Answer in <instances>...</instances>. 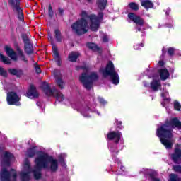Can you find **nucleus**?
<instances>
[{"mask_svg":"<svg viewBox=\"0 0 181 181\" xmlns=\"http://www.w3.org/2000/svg\"><path fill=\"white\" fill-rule=\"evenodd\" d=\"M101 36H102L103 41L105 43H107V42H108V36L107 35H103H103Z\"/></svg>","mask_w":181,"mask_h":181,"instance_id":"41","label":"nucleus"},{"mask_svg":"<svg viewBox=\"0 0 181 181\" xmlns=\"http://www.w3.org/2000/svg\"><path fill=\"white\" fill-rule=\"evenodd\" d=\"M83 70H86V72L82 73L79 76V81L83 84V87L87 90H90L93 87V82L95 81L98 78V75L95 72L88 73V66H82Z\"/></svg>","mask_w":181,"mask_h":181,"instance_id":"5","label":"nucleus"},{"mask_svg":"<svg viewBox=\"0 0 181 181\" xmlns=\"http://www.w3.org/2000/svg\"><path fill=\"white\" fill-rule=\"evenodd\" d=\"M141 47H144V44H141L140 45H136L134 46L135 50H139L141 49Z\"/></svg>","mask_w":181,"mask_h":181,"instance_id":"43","label":"nucleus"},{"mask_svg":"<svg viewBox=\"0 0 181 181\" xmlns=\"http://www.w3.org/2000/svg\"><path fill=\"white\" fill-rule=\"evenodd\" d=\"M165 88H166L165 86H163V91L161 93V97L163 98L164 101H167V103H170V99L169 98H167L168 95H169V93H168Z\"/></svg>","mask_w":181,"mask_h":181,"instance_id":"22","label":"nucleus"},{"mask_svg":"<svg viewBox=\"0 0 181 181\" xmlns=\"http://www.w3.org/2000/svg\"><path fill=\"white\" fill-rule=\"evenodd\" d=\"M163 107H165V102H163L162 103Z\"/></svg>","mask_w":181,"mask_h":181,"instance_id":"51","label":"nucleus"},{"mask_svg":"<svg viewBox=\"0 0 181 181\" xmlns=\"http://www.w3.org/2000/svg\"><path fill=\"white\" fill-rule=\"evenodd\" d=\"M53 54L55 61L58 63V64H60V56L59 55V50H57V47H53Z\"/></svg>","mask_w":181,"mask_h":181,"instance_id":"23","label":"nucleus"},{"mask_svg":"<svg viewBox=\"0 0 181 181\" xmlns=\"http://www.w3.org/2000/svg\"><path fill=\"white\" fill-rule=\"evenodd\" d=\"M158 64H159V66H163V64H164L163 61H162V60L159 61Z\"/></svg>","mask_w":181,"mask_h":181,"instance_id":"49","label":"nucleus"},{"mask_svg":"<svg viewBox=\"0 0 181 181\" xmlns=\"http://www.w3.org/2000/svg\"><path fill=\"white\" fill-rule=\"evenodd\" d=\"M170 85V84H168V86L169 87Z\"/></svg>","mask_w":181,"mask_h":181,"instance_id":"57","label":"nucleus"},{"mask_svg":"<svg viewBox=\"0 0 181 181\" xmlns=\"http://www.w3.org/2000/svg\"><path fill=\"white\" fill-rule=\"evenodd\" d=\"M21 97L15 92H10L7 94V103L8 105H21Z\"/></svg>","mask_w":181,"mask_h":181,"instance_id":"7","label":"nucleus"},{"mask_svg":"<svg viewBox=\"0 0 181 181\" xmlns=\"http://www.w3.org/2000/svg\"><path fill=\"white\" fill-rule=\"evenodd\" d=\"M168 181H181V178H179L176 174H170Z\"/></svg>","mask_w":181,"mask_h":181,"instance_id":"31","label":"nucleus"},{"mask_svg":"<svg viewBox=\"0 0 181 181\" xmlns=\"http://www.w3.org/2000/svg\"><path fill=\"white\" fill-rule=\"evenodd\" d=\"M8 72L10 74L13 76H16L17 77H21V76H23V71L21 69H8Z\"/></svg>","mask_w":181,"mask_h":181,"instance_id":"17","label":"nucleus"},{"mask_svg":"<svg viewBox=\"0 0 181 181\" xmlns=\"http://www.w3.org/2000/svg\"><path fill=\"white\" fill-rule=\"evenodd\" d=\"M144 86L148 87V84H146L145 82H144Z\"/></svg>","mask_w":181,"mask_h":181,"instance_id":"52","label":"nucleus"},{"mask_svg":"<svg viewBox=\"0 0 181 181\" xmlns=\"http://www.w3.org/2000/svg\"><path fill=\"white\" fill-rule=\"evenodd\" d=\"M174 108L175 110H176L177 111H180V108H181V105L180 103H179V102L177 101H175L174 102Z\"/></svg>","mask_w":181,"mask_h":181,"instance_id":"37","label":"nucleus"},{"mask_svg":"<svg viewBox=\"0 0 181 181\" xmlns=\"http://www.w3.org/2000/svg\"><path fill=\"white\" fill-rule=\"evenodd\" d=\"M88 2H91V0H87Z\"/></svg>","mask_w":181,"mask_h":181,"instance_id":"56","label":"nucleus"},{"mask_svg":"<svg viewBox=\"0 0 181 181\" xmlns=\"http://www.w3.org/2000/svg\"><path fill=\"white\" fill-rule=\"evenodd\" d=\"M56 83L57 86H59V88L63 89L64 88V83L63 82V80L62 78L57 76L56 77Z\"/></svg>","mask_w":181,"mask_h":181,"instance_id":"27","label":"nucleus"},{"mask_svg":"<svg viewBox=\"0 0 181 181\" xmlns=\"http://www.w3.org/2000/svg\"><path fill=\"white\" fill-rule=\"evenodd\" d=\"M100 71L104 77L110 76L112 84H115V86H117V84H119V76H118V74L115 72V70L114 69V64H112V62H109L106 69H100Z\"/></svg>","mask_w":181,"mask_h":181,"instance_id":"6","label":"nucleus"},{"mask_svg":"<svg viewBox=\"0 0 181 181\" xmlns=\"http://www.w3.org/2000/svg\"><path fill=\"white\" fill-rule=\"evenodd\" d=\"M98 101L100 104H103V105L107 103V101H105L103 98H98Z\"/></svg>","mask_w":181,"mask_h":181,"instance_id":"42","label":"nucleus"},{"mask_svg":"<svg viewBox=\"0 0 181 181\" xmlns=\"http://www.w3.org/2000/svg\"><path fill=\"white\" fill-rule=\"evenodd\" d=\"M117 126L118 128H119L120 129H122V122H121V121H117Z\"/></svg>","mask_w":181,"mask_h":181,"instance_id":"44","label":"nucleus"},{"mask_svg":"<svg viewBox=\"0 0 181 181\" xmlns=\"http://www.w3.org/2000/svg\"><path fill=\"white\" fill-rule=\"evenodd\" d=\"M67 156L66 155V153H62L59 156V158L60 159V160H62L64 158H66Z\"/></svg>","mask_w":181,"mask_h":181,"instance_id":"45","label":"nucleus"},{"mask_svg":"<svg viewBox=\"0 0 181 181\" xmlns=\"http://www.w3.org/2000/svg\"><path fill=\"white\" fill-rule=\"evenodd\" d=\"M108 141H114V142H118L119 141V136H109L107 137Z\"/></svg>","mask_w":181,"mask_h":181,"instance_id":"38","label":"nucleus"},{"mask_svg":"<svg viewBox=\"0 0 181 181\" xmlns=\"http://www.w3.org/2000/svg\"><path fill=\"white\" fill-rule=\"evenodd\" d=\"M0 155H3L0 181H17L18 175L16 174V170H11L10 172L8 171V166H11V163L15 161L13 154L8 151H4V148H0Z\"/></svg>","mask_w":181,"mask_h":181,"instance_id":"3","label":"nucleus"},{"mask_svg":"<svg viewBox=\"0 0 181 181\" xmlns=\"http://www.w3.org/2000/svg\"><path fill=\"white\" fill-rule=\"evenodd\" d=\"M98 115H101L100 112H97Z\"/></svg>","mask_w":181,"mask_h":181,"instance_id":"53","label":"nucleus"},{"mask_svg":"<svg viewBox=\"0 0 181 181\" xmlns=\"http://www.w3.org/2000/svg\"><path fill=\"white\" fill-rule=\"evenodd\" d=\"M80 56L78 52H71L68 56V60L69 62H77V58Z\"/></svg>","mask_w":181,"mask_h":181,"instance_id":"19","label":"nucleus"},{"mask_svg":"<svg viewBox=\"0 0 181 181\" xmlns=\"http://www.w3.org/2000/svg\"><path fill=\"white\" fill-rule=\"evenodd\" d=\"M90 112H91V110L90 109H86L84 110L81 112L82 115H83V117H86V118H90Z\"/></svg>","mask_w":181,"mask_h":181,"instance_id":"33","label":"nucleus"},{"mask_svg":"<svg viewBox=\"0 0 181 181\" xmlns=\"http://www.w3.org/2000/svg\"><path fill=\"white\" fill-rule=\"evenodd\" d=\"M35 71L36 73L39 74L41 73L42 70H40V67H39L38 66H35Z\"/></svg>","mask_w":181,"mask_h":181,"instance_id":"46","label":"nucleus"},{"mask_svg":"<svg viewBox=\"0 0 181 181\" xmlns=\"http://www.w3.org/2000/svg\"><path fill=\"white\" fill-rule=\"evenodd\" d=\"M139 32L141 31V28H138Z\"/></svg>","mask_w":181,"mask_h":181,"instance_id":"55","label":"nucleus"},{"mask_svg":"<svg viewBox=\"0 0 181 181\" xmlns=\"http://www.w3.org/2000/svg\"><path fill=\"white\" fill-rule=\"evenodd\" d=\"M62 166H63L64 168H66V163H62Z\"/></svg>","mask_w":181,"mask_h":181,"instance_id":"50","label":"nucleus"},{"mask_svg":"<svg viewBox=\"0 0 181 181\" xmlns=\"http://www.w3.org/2000/svg\"><path fill=\"white\" fill-rule=\"evenodd\" d=\"M169 12H170V8H167L165 11V15H169Z\"/></svg>","mask_w":181,"mask_h":181,"instance_id":"48","label":"nucleus"},{"mask_svg":"<svg viewBox=\"0 0 181 181\" xmlns=\"http://www.w3.org/2000/svg\"><path fill=\"white\" fill-rule=\"evenodd\" d=\"M141 5L145 9H149L151 8H153V3L150 0H140Z\"/></svg>","mask_w":181,"mask_h":181,"instance_id":"16","label":"nucleus"},{"mask_svg":"<svg viewBox=\"0 0 181 181\" xmlns=\"http://www.w3.org/2000/svg\"><path fill=\"white\" fill-rule=\"evenodd\" d=\"M46 161L47 165L49 166V170L51 172H57V169H59V162L56 159H53V157L46 155Z\"/></svg>","mask_w":181,"mask_h":181,"instance_id":"8","label":"nucleus"},{"mask_svg":"<svg viewBox=\"0 0 181 181\" xmlns=\"http://www.w3.org/2000/svg\"><path fill=\"white\" fill-rule=\"evenodd\" d=\"M55 37L57 41L62 42L63 40V37H62V33L59 30H55Z\"/></svg>","mask_w":181,"mask_h":181,"instance_id":"30","label":"nucleus"},{"mask_svg":"<svg viewBox=\"0 0 181 181\" xmlns=\"http://www.w3.org/2000/svg\"><path fill=\"white\" fill-rule=\"evenodd\" d=\"M16 51L19 57H21V59L23 60V62H28L26 60V58L25 57V54H23V52L21 50V48L19 47H16Z\"/></svg>","mask_w":181,"mask_h":181,"instance_id":"26","label":"nucleus"},{"mask_svg":"<svg viewBox=\"0 0 181 181\" xmlns=\"http://www.w3.org/2000/svg\"><path fill=\"white\" fill-rule=\"evenodd\" d=\"M177 128L181 129V122L177 118H173L165 124L157 129V136H172L173 133L172 129Z\"/></svg>","mask_w":181,"mask_h":181,"instance_id":"4","label":"nucleus"},{"mask_svg":"<svg viewBox=\"0 0 181 181\" xmlns=\"http://www.w3.org/2000/svg\"><path fill=\"white\" fill-rule=\"evenodd\" d=\"M96 5L100 11H103L107 6V0H97Z\"/></svg>","mask_w":181,"mask_h":181,"instance_id":"20","label":"nucleus"},{"mask_svg":"<svg viewBox=\"0 0 181 181\" xmlns=\"http://www.w3.org/2000/svg\"><path fill=\"white\" fill-rule=\"evenodd\" d=\"M63 12H64V11L63 9H62V8H59V15H62Z\"/></svg>","mask_w":181,"mask_h":181,"instance_id":"47","label":"nucleus"},{"mask_svg":"<svg viewBox=\"0 0 181 181\" xmlns=\"http://www.w3.org/2000/svg\"><path fill=\"white\" fill-rule=\"evenodd\" d=\"M48 15L49 18H53V15H54L53 11V6H52V5L48 6Z\"/></svg>","mask_w":181,"mask_h":181,"instance_id":"35","label":"nucleus"},{"mask_svg":"<svg viewBox=\"0 0 181 181\" xmlns=\"http://www.w3.org/2000/svg\"><path fill=\"white\" fill-rule=\"evenodd\" d=\"M81 19L76 21L71 25V29L74 33L76 35H84L88 32V29H90L92 32H97L100 28V23L103 18H104V14L103 13H99L98 16L91 14L88 16L86 11H82L80 13ZM87 19L90 21V27L88 26V23Z\"/></svg>","mask_w":181,"mask_h":181,"instance_id":"2","label":"nucleus"},{"mask_svg":"<svg viewBox=\"0 0 181 181\" xmlns=\"http://www.w3.org/2000/svg\"><path fill=\"white\" fill-rule=\"evenodd\" d=\"M160 86V81L159 80L156 81L153 79V81L151 83V87L152 90H154V91L158 90Z\"/></svg>","mask_w":181,"mask_h":181,"instance_id":"21","label":"nucleus"},{"mask_svg":"<svg viewBox=\"0 0 181 181\" xmlns=\"http://www.w3.org/2000/svg\"><path fill=\"white\" fill-rule=\"evenodd\" d=\"M129 8L132 11H138V9H139V5L135 2H132L129 4Z\"/></svg>","mask_w":181,"mask_h":181,"instance_id":"29","label":"nucleus"},{"mask_svg":"<svg viewBox=\"0 0 181 181\" xmlns=\"http://www.w3.org/2000/svg\"><path fill=\"white\" fill-rule=\"evenodd\" d=\"M25 96L30 99L37 98L39 97V92H37V90H36V88L34 86H30Z\"/></svg>","mask_w":181,"mask_h":181,"instance_id":"13","label":"nucleus"},{"mask_svg":"<svg viewBox=\"0 0 181 181\" xmlns=\"http://www.w3.org/2000/svg\"><path fill=\"white\" fill-rule=\"evenodd\" d=\"M0 76H2L3 77H7L8 76V72L4 69V68L0 66Z\"/></svg>","mask_w":181,"mask_h":181,"instance_id":"36","label":"nucleus"},{"mask_svg":"<svg viewBox=\"0 0 181 181\" xmlns=\"http://www.w3.org/2000/svg\"><path fill=\"white\" fill-rule=\"evenodd\" d=\"M46 94L49 97H56L58 101H62L64 100L63 94L62 93L56 89L51 90L48 85L46 86Z\"/></svg>","mask_w":181,"mask_h":181,"instance_id":"9","label":"nucleus"},{"mask_svg":"<svg viewBox=\"0 0 181 181\" xmlns=\"http://www.w3.org/2000/svg\"><path fill=\"white\" fill-rule=\"evenodd\" d=\"M160 142L165 146L167 149H170L172 148V145H173V140L170 136H163L160 137Z\"/></svg>","mask_w":181,"mask_h":181,"instance_id":"15","label":"nucleus"},{"mask_svg":"<svg viewBox=\"0 0 181 181\" xmlns=\"http://www.w3.org/2000/svg\"><path fill=\"white\" fill-rule=\"evenodd\" d=\"M27 156L32 158L37 155L35 159L36 166L35 169L32 170L30 168V163L28 158H25L22 165V170L20 173V179L21 181L30 180V173H33L35 179H40V170L42 168H46V153L37 151V147H33L30 148L26 153Z\"/></svg>","mask_w":181,"mask_h":181,"instance_id":"1","label":"nucleus"},{"mask_svg":"<svg viewBox=\"0 0 181 181\" xmlns=\"http://www.w3.org/2000/svg\"><path fill=\"white\" fill-rule=\"evenodd\" d=\"M122 134L119 132H111L107 134V136H121Z\"/></svg>","mask_w":181,"mask_h":181,"instance_id":"34","label":"nucleus"},{"mask_svg":"<svg viewBox=\"0 0 181 181\" xmlns=\"http://www.w3.org/2000/svg\"><path fill=\"white\" fill-rule=\"evenodd\" d=\"M172 159L175 163H181L180 145L177 144L176 146L175 153L172 155Z\"/></svg>","mask_w":181,"mask_h":181,"instance_id":"12","label":"nucleus"},{"mask_svg":"<svg viewBox=\"0 0 181 181\" xmlns=\"http://www.w3.org/2000/svg\"><path fill=\"white\" fill-rule=\"evenodd\" d=\"M87 47L91 50H93L94 52H100V48L98 47L97 45L93 42L88 43Z\"/></svg>","mask_w":181,"mask_h":181,"instance_id":"25","label":"nucleus"},{"mask_svg":"<svg viewBox=\"0 0 181 181\" xmlns=\"http://www.w3.org/2000/svg\"><path fill=\"white\" fill-rule=\"evenodd\" d=\"M175 52H176V50L174 49V48L173 47H170L168 49V54L170 55V56H173V53H175Z\"/></svg>","mask_w":181,"mask_h":181,"instance_id":"40","label":"nucleus"},{"mask_svg":"<svg viewBox=\"0 0 181 181\" xmlns=\"http://www.w3.org/2000/svg\"><path fill=\"white\" fill-rule=\"evenodd\" d=\"M5 52L7 56H8V57H10L11 60H14V62H16V60H18V56L16 55V52L13 51V49H12L11 46L6 45L5 47Z\"/></svg>","mask_w":181,"mask_h":181,"instance_id":"14","label":"nucleus"},{"mask_svg":"<svg viewBox=\"0 0 181 181\" xmlns=\"http://www.w3.org/2000/svg\"><path fill=\"white\" fill-rule=\"evenodd\" d=\"M22 39L25 44L30 42V40H29V33L28 34H23Z\"/></svg>","mask_w":181,"mask_h":181,"instance_id":"32","label":"nucleus"},{"mask_svg":"<svg viewBox=\"0 0 181 181\" xmlns=\"http://www.w3.org/2000/svg\"><path fill=\"white\" fill-rule=\"evenodd\" d=\"M173 169H174L175 172H179L180 173H181V166L180 165L173 166Z\"/></svg>","mask_w":181,"mask_h":181,"instance_id":"39","label":"nucleus"},{"mask_svg":"<svg viewBox=\"0 0 181 181\" xmlns=\"http://www.w3.org/2000/svg\"><path fill=\"white\" fill-rule=\"evenodd\" d=\"M0 60L3 62L4 64H11V59L1 54H0Z\"/></svg>","mask_w":181,"mask_h":181,"instance_id":"28","label":"nucleus"},{"mask_svg":"<svg viewBox=\"0 0 181 181\" xmlns=\"http://www.w3.org/2000/svg\"><path fill=\"white\" fill-rule=\"evenodd\" d=\"M9 4L13 8V12L17 13L18 19L20 21H23V13H22V8L19 4L15 5V1L13 0H10Z\"/></svg>","mask_w":181,"mask_h":181,"instance_id":"10","label":"nucleus"},{"mask_svg":"<svg viewBox=\"0 0 181 181\" xmlns=\"http://www.w3.org/2000/svg\"><path fill=\"white\" fill-rule=\"evenodd\" d=\"M48 39L50 40V39H52V37L50 36H49Z\"/></svg>","mask_w":181,"mask_h":181,"instance_id":"54","label":"nucleus"},{"mask_svg":"<svg viewBox=\"0 0 181 181\" xmlns=\"http://www.w3.org/2000/svg\"><path fill=\"white\" fill-rule=\"evenodd\" d=\"M159 73H160V76L161 80H168V78H169L170 74L168 69H160Z\"/></svg>","mask_w":181,"mask_h":181,"instance_id":"18","label":"nucleus"},{"mask_svg":"<svg viewBox=\"0 0 181 181\" xmlns=\"http://www.w3.org/2000/svg\"><path fill=\"white\" fill-rule=\"evenodd\" d=\"M128 18L129 21L132 22H134L136 25H139L140 26H144V25H146L144 19H142L139 16H136L135 13H129L128 14Z\"/></svg>","mask_w":181,"mask_h":181,"instance_id":"11","label":"nucleus"},{"mask_svg":"<svg viewBox=\"0 0 181 181\" xmlns=\"http://www.w3.org/2000/svg\"><path fill=\"white\" fill-rule=\"evenodd\" d=\"M25 52L28 54H30V53H32V51L33 50V47L32 46V44L30 42L25 43Z\"/></svg>","mask_w":181,"mask_h":181,"instance_id":"24","label":"nucleus"}]
</instances>
